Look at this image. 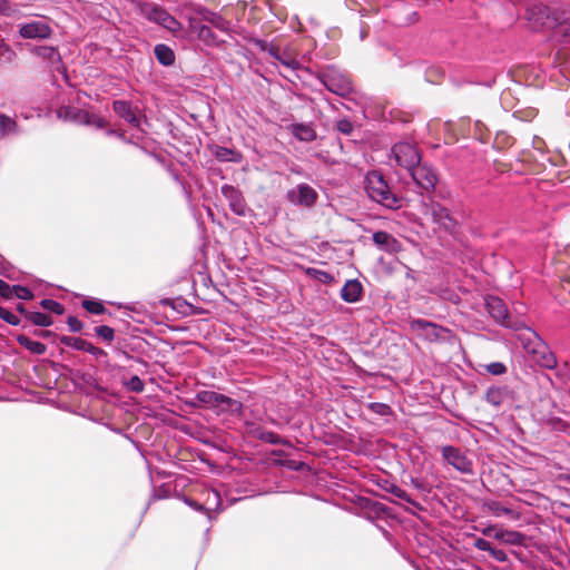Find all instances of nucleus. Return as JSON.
Returning a JSON list of instances; mask_svg holds the SVG:
<instances>
[{
    "label": "nucleus",
    "instance_id": "obj_35",
    "mask_svg": "<svg viewBox=\"0 0 570 570\" xmlns=\"http://www.w3.org/2000/svg\"><path fill=\"white\" fill-rule=\"evenodd\" d=\"M527 535L522 532L514 530H505L503 543L511 546H523L525 542Z\"/></svg>",
    "mask_w": 570,
    "mask_h": 570
},
{
    "label": "nucleus",
    "instance_id": "obj_10",
    "mask_svg": "<svg viewBox=\"0 0 570 570\" xmlns=\"http://www.w3.org/2000/svg\"><path fill=\"white\" fill-rule=\"evenodd\" d=\"M443 460L453 466L456 471L463 474H473L472 461L461 451V449L453 445H445L441 450Z\"/></svg>",
    "mask_w": 570,
    "mask_h": 570
},
{
    "label": "nucleus",
    "instance_id": "obj_34",
    "mask_svg": "<svg viewBox=\"0 0 570 570\" xmlns=\"http://www.w3.org/2000/svg\"><path fill=\"white\" fill-rule=\"evenodd\" d=\"M28 321H30L33 325L41 327H48L53 324L52 317L42 312L28 313Z\"/></svg>",
    "mask_w": 570,
    "mask_h": 570
},
{
    "label": "nucleus",
    "instance_id": "obj_31",
    "mask_svg": "<svg viewBox=\"0 0 570 570\" xmlns=\"http://www.w3.org/2000/svg\"><path fill=\"white\" fill-rule=\"evenodd\" d=\"M214 156L219 161H232V163H238V161H240V158H242L239 153L235 151L234 149H230L227 147H222V146L215 147Z\"/></svg>",
    "mask_w": 570,
    "mask_h": 570
},
{
    "label": "nucleus",
    "instance_id": "obj_43",
    "mask_svg": "<svg viewBox=\"0 0 570 570\" xmlns=\"http://www.w3.org/2000/svg\"><path fill=\"white\" fill-rule=\"evenodd\" d=\"M83 125L95 126L98 129H104V128L107 127L108 122L102 117H100L99 115L90 114V112L87 111V117H86V119L83 121Z\"/></svg>",
    "mask_w": 570,
    "mask_h": 570
},
{
    "label": "nucleus",
    "instance_id": "obj_42",
    "mask_svg": "<svg viewBox=\"0 0 570 570\" xmlns=\"http://www.w3.org/2000/svg\"><path fill=\"white\" fill-rule=\"evenodd\" d=\"M277 61H279L284 67L291 69V70H297L299 69V62L291 56L287 51L281 52V56L278 57Z\"/></svg>",
    "mask_w": 570,
    "mask_h": 570
},
{
    "label": "nucleus",
    "instance_id": "obj_22",
    "mask_svg": "<svg viewBox=\"0 0 570 570\" xmlns=\"http://www.w3.org/2000/svg\"><path fill=\"white\" fill-rule=\"evenodd\" d=\"M483 508L497 518L505 515L512 521H518L521 517L518 511L504 507L501 502L494 500L484 502Z\"/></svg>",
    "mask_w": 570,
    "mask_h": 570
},
{
    "label": "nucleus",
    "instance_id": "obj_62",
    "mask_svg": "<svg viewBox=\"0 0 570 570\" xmlns=\"http://www.w3.org/2000/svg\"><path fill=\"white\" fill-rule=\"evenodd\" d=\"M267 53H268L272 58H274L275 60H277V59H278V57L281 56V51H279L278 47L274 46L273 43H272V46H271V49H268Z\"/></svg>",
    "mask_w": 570,
    "mask_h": 570
},
{
    "label": "nucleus",
    "instance_id": "obj_8",
    "mask_svg": "<svg viewBox=\"0 0 570 570\" xmlns=\"http://www.w3.org/2000/svg\"><path fill=\"white\" fill-rule=\"evenodd\" d=\"M409 173L422 194L424 191L430 193L434 190L438 183V175L431 166L420 161L419 165H415Z\"/></svg>",
    "mask_w": 570,
    "mask_h": 570
},
{
    "label": "nucleus",
    "instance_id": "obj_39",
    "mask_svg": "<svg viewBox=\"0 0 570 570\" xmlns=\"http://www.w3.org/2000/svg\"><path fill=\"white\" fill-rule=\"evenodd\" d=\"M17 57L16 51L3 40L0 41V62H12Z\"/></svg>",
    "mask_w": 570,
    "mask_h": 570
},
{
    "label": "nucleus",
    "instance_id": "obj_11",
    "mask_svg": "<svg viewBox=\"0 0 570 570\" xmlns=\"http://www.w3.org/2000/svg\"><path fill=\"white\" fill-rule=\"evenodd\" d=\"M410 328L429 342L444 340V334L449 333L448 328L423 318L412 320L410 322Z\"/></svg>",
    "mask_w": 570,
    "mask_h": 570
},
{
    "label": "nucleus",
    "instance_id": "obj_51",
    "mask_svg": "<svg viewBox=\"0 0 570 570\" xmlns=\"http://www.w3.org/2000/svg\"><path fill=\"white\" fill-rule=\"evenodd\" d=\"M281 465L292 471H301L305 464L294 459H284L281 461Z\"/></svg>",
    "mask_w": 570,
    "mask_h": 570
},
{
    "label": "nucleus",
    "instance_id": "obj_30",
    "mask_svg": "<svg viewBox=\"0 0 570 570\" xmlns=\"http://www.w3.org/2000/svg\"><path fill=\"white\" fill-rule=\"evenodd\" d=\"M292 134L301 141L311 142L316 138V132L312 126L306 124H294Z\"/></svg>",
    "mask_w": 570,
    "mask_h": 570
},
{
    "label": "nucleus",
    "instance_id": "obj_19",
    "mask_svg": "<svg viewBox=\"0 0 570 570\" xmlns=\"http://www.w3.org/2000/svg\"><path fill=\"white\" fill-rule=\"evenodd\" d=\"M511 393L508 385H492L488 387L484 400L490 405L499 407L511 396Z\"/></svg>",
    "mask_w": 570,
    "mask_h": 570
},
{
    "label": "nucleus",
    "instance_id": "obj_1",
    "mask_svg": "<svg viewBox=\"0 0 570 570\" xmlns=\"http://www.w3.org/2000/svg\"><path fill=\"white\" fill-rule=\"evenodd\" d=\"M364 189L371 200L384 208L396 210L402 207V198L392 191L384 176L376 170L366 174Z\"/></svg>",
    "mask_w": 570,
    "mask_h": 570
},
{
    "label": "nucleus",
    "instance_id": "obj_58",
    "mask_svg": "<svg viewBox=\"0 0 570 570\" xmlns=\"http://www.w3.org/2000/svg\"><path fill=\"white\" fill-rule=\"evenodd\" d=\"M184 502L190 507L191 509H194L195 511H198V512H204V504L194 500V499H190L188 497H184L183 498Z\"/></svg>",
    "mask_w": 570,
    "mask_h": 570
},
{
    "label": "nucleus",
    "instance_id": "obj_52",
    "mask_svg": "<svg viewBox=\"0 0 570 570\" xmlns=\"http://www.w3.org/2000/svg\"><path fill=\"white\" fill-rule=\"evenodd\" d=\"M259 439L269 444H279L281 436L272 431H265L259 434Z\"/></svg>",
    "mask_w": 570,
    "mask_h": 570
},
{
    "label": "nucleus",
    "instance_id": "obj_9",
    "mask_svg": "<svg viewBox=\"0 0 570 570\" xmlns=\"http://www.w3.org/2000/svg\"><path fill=\"white\" fill-rule=\"evenodd\" d=\"M286 199L292 205L311 208L316 204L318 194L312 186L302 183L286 191Z\"/></svg>",
    "mask_w": 570,
    "mask_h": 570
},
{
    "label": "nucleus",
    "instance_id": "obj_7",
    "mask_svg": "<svg viewBox=\"0 0 570 570\" xmlns=\"http://www.w3.org/2000/svg\"><path fill=\"white\" fill-rule=\"evenodd\" d=\"M391 154L396 165L405 168L407 171L421 161V154L417 148L407 141L396 142L392 147Z\"/></svg>",
    "mask_w": 570,
    "mask_h": 570
},
{
    "label": "nucleus",
    "instance_id": "obj_49",
    "mask_svg": "<svg viewBox=\"0 0 570 570\" xmlns=\"http://www.w3.org/2000/svg\"><path fill=\"white\" fill-rule=\"evenodd\" d=\"M487 371L492 375H502L507 372V366L502 362H492L485 365Z\"/></svg>",
    "mask_w": 570,
    "mask_h": 570
},
{
    "label": "nucleus",
    "instance_id": "obj_20",
    "mask_svg": "<svg viewBox=\"0 0 570 570\" xmlns=\"http://www.w3.org/2000/svg\"><path fill=\"white\" fill-rule=\"evenodd\" d=\"M372 239L379 248L387 253H396L401 248L400 242L394 236L384 230L375 232L372 236Z\"/></svg>",
    "mask_w": 570,
    "mask_h": 570
},
{
    "label": "nucleus",
    "instance_id": "obj_64",
    "mask_svg": "<svg viewBox=\"0 0 570 570\" xmlns=\"http://www.w3.org/2000/svg\"><path fill=\"white\" fill-rule=\"evenodd\" d=\"M364 502H365L364 507H366V508H367V507H371L375 512H379V511H382V510H383L382 505H381V504H379V503H376V502L372 503V502H371L370 500H367V499H365V500H364Z\"/></svg>",
    "mask_w": 570,
    "mask_h": 570
},
{
    "label": "nucleus",
    "instance_id": "obj_26",
    "mask_svg": "<svg viewBox=\"0 0 570 570\" xmlns=\"http://www.w3.org/2000/svg\"><path fill=\"white\" fill-rule=\"evenodd\" d=\"M554 31V37L562 43H570V12L561 10L560 19Z\"/></svg>",
    "mask_w": 570,
    "mask_h": 570
},
{
    "label": "nucleus",
    "instance_id": "obj_55",
    "mask_svg": "<svg viewBox=\"0 0 570 570\" xmlns=\"http://www.w3.org/2000/svg\"><path fill=\"white\" fill-rule=\"evenodd\" d=\"M67 324L69 326V330L73 333H78L82 330L83 324L82 322L77 318L76 316L70 315L67 320Z\"/></svg>",
    "mask_w": 570,
    "mask_h": 570
},
{
    "label": "nucleus",
    "instance_id": "obj_44",
    "mask_svg": "<svg viewBox=\"0 0 570 570\" xmlns=\"http://www.w3.org/2000/svg\"><path fill=\"white\" fill-rule=\"evenodd\" d=\"M12 289H13V296H16L19 299L30 301L35 296L33 293L31 292V289L27 286L12 285Z\"/></svg>",
    "mask_w": 570,
    "mask_h": 570
},
{
    "label": "nucleus",
    "instance_id": "obj_27",
    "mask_svg": "<svg viewBox=\"0 0 570 570\" xmlns=\"http://www.w3.org/2000/svg\"><path fill=\"white\" fill-rule=\"evenodd\" d=\"M154 53L157 61L165 67H170L175 63V52L174 50L165 43H158L154 48Z\"/></svg>",
    "mask_w": 570,
    "mask_h": 570
},
{
    "label": "nucleus",
    "instance_id": "obj_16",
    "mask_svg": "<svg viewBox=\"0 0 570 570\" xmlns=\"http://www.w3.org/2000/svg\"><path fill=\"white\" fill-rule=\"evenodd\" d=\"M114 112L135 128L140 127V118L137 115V107H134L130 101L115 100L112 102Z\"/></svg>",
    "mask_w": 570,
    "mask_h": 570
},
{
    "label": "nucleus",
    "instance_id": "obj_5",
    "mask_svg": "<svg viewBox=\"0 0 570 570\" xmlns=\"http://www.w3.org/2000/svg\"><path fill=\"white\" fill-rule=\"evenodd\" d=\"M140 12L148 21L157 23L168 31L177 32L181 29L180 22L165 8L156 3L141 4Z\"/></svg>",
    "mask_w": 570,
    "mask_h": 570
},
{
    "label": "nucleus",
    "instance_id": "obj_24",
    "mask_svg": "<svg viewBox=\"0 0 570 570\" xmlns=\"http://www.w3.org/2000/svg\"><path fill=\"white\" fill-rule=\"evenodd\" d=\"M190 27L197 37L207 45H216L218 42L216 35L204 23L197 21V18L190 19Z\"/></svg>",
    "mask_w": 570,
    "mask_h": 570
},
{
    "label": "nucleus",
    "instance_id": "obj_14",
    "mask_svg": "<svg viewBox=\"0 0 570 570\" xmlns=\"http://www.w3.org/2000/svg\"><path fill=\"white\" fill-rule=\"evenodd\" d=\"M430 213L434 223L442 227L448 233H454L459 223L452 215L449 208L440 203L432 202L430 205Z\"/></svg>",
    "mask_w": 570,
    "mask_h": 570
},
{
    "label": "nucleus",
    "instance_id": "obj_28",
    "mask_svg": "<svg viewBox=\"0 0 570 570\" xmlns=\"http://www.w3.org/2000/svg\"><path fill=\"white\" fill-rule=\"evenodd\" d=\"M59 118L83 125L87 111L77 107H61L58 111Z\"/></svg>",
    "mask_w": 570,
    "mask_h": 570
},
{
    "label": "nucleus",
    "instance_id": "obj_41",
    "mask_svg": "<svg viewBox=\"0 0 570 570\" xmlns=\"http://www.w3.org/2000/svg\"><path fill=\"white\" fill-rule=\"evenodd\" d=\"M306 274L323 284H330L333 282L334 277L326 271L317 269V268H307Z\"/></svg>",
    "mask_w": 570,
    "mask_h": 570
},
{
    "label": "nucleus",
    "instance_id": "obj_32",
    "mask_svg": "<svg viewBox=\"0 0 570 570\" xmlns=\"http://www.w3.org/2000/svg\"><path fill=\"white\" fill-rule=\"evenodd\" d=\"M383 489L386 492H390L393 495H395L397 499L405 501L414 507H419V504L414 500L411 499L410 494L405 490L400 488L399 485H396L394 483H390L389 481H385V485H383Z\"/></svg>",
    "mask_w": 570,
    "mask_h": 570
},
{
    "label": "nucleus",
    "instance_id": "obj_23",
    "mask_svg": "<svg viewBox=\"0 0 570 570\" xmlns=\"http://www.w3.org/2000/svg\"><path fill=\"white\" fill-rule=\"evenodd\" d=\"M204 494L206 495L203 502L204 513L207 514L208 520H212V512H217L222 508V497L215 489L206 490Z\"/></svg>",
    "mask_w": 570,
    "mask_h": 570
},
{
    "label": "nucleus",
    "instance_id": "obj_3",
    "mask_svg": "<svg viewBox=\"0 0 570 570\" xmlns=\"http://www.w3.org/2000/svg\"><path fill=\"white\" fill-rule=\"evenodd\" d=\"M317 78L325 88L338 96H346L353 91L350 76L338 67L331 65L318 72Z\"/></svg>",
    "mask_w": 570,
    "mask_h": 570
},
{
    "label": "nucleus",
    "instance_id": "obj_45",
    "mask_svg": "<svg viewBox=\"0 0 570 570\" xmlns=\"http://www.w3.org/2000/svg\"><path fill=\"white\" fill-rule=\"evenodd\" d=\"M95 333L97 336L101 337L104 341L111 342L115 337V330L108 325H99L95 328Z\"/></svg>",
    "mask_w": 570,
    "mask_h": 570
},
{
    "label": "nucleus",
    "instance_id": "obj_21",
    "mask_svg": "<svg viewBox=\"0 0 570 570\" xmlns=\"http://www.w3.org/2000/svg\"><path fill=\"white\" fill-rule=\"evenodd\" d=\"M363 286L357 279H348L341 289V298L346 303H356L361 299Z\"/></svg>",
    "mask_w": 570,
    "mask_h": 570
},
{
    "label": "nucleus",
    "instance_id": "obj_2",
    "mask_svg": "<svg viewBox=\"0 0 570 570\" xmlns=\"http://www.w3.org/2000/svg\"><path fill=\"white\" fill-rule=\"evenodd\" d=\"M560 14L561 10H552L541 2L529 4L525 10V18L535 31L552 29L554 32Z\"/></svg>",
    "mask_w": 570,
    "mask_h": 570
},
{
    "label": "nucleus",
    "instance_id": "obj_59",
    "mask_svg": "<svg viewBox=\"0 0 570 570\" xmlns=\"http://www.w3.org/2000/svg\"><path fill=\"white\" fill-rule=\"evenodd\" d=\"M553 426L557 431H561L570 435V422L558 420L554 422Z\"/></svg>",
    "mask_w": 570,
    "mask_h": 570
},
{
    "label": "nucleus",
    "instance_id": "obj_4",
    "mask_svg": "<svg viewBox=\"0 0 570 570\" xmlns=\"http://www.w3.org/2000/svg\"><path fill=\"white\" fill-rule=\"evenodd\" d=\"M485 308L495 323L511 330L528 328L521 318H514L508 309L503 299L498 296L489 295L484 299Z\"/></svg>",
    "mask_w": 570,
    "mask_h": 570
},
{
    "label": "nucleus",
    "instance_id": "obj_18",
    "mask_svg": "<svg viewBox=\"0 0 570 570\" xmlns=\"http://www.w3.org/2000/svg\"><path fill=\"white\" fill-rule=\"evenodd\" d=\"M30 51L36 57L42 59L51 68L59 69L61 65V56L57 47L35 46Z\"/></svg>",
    "mask_w": 570,
    "mask_h": 570
},
{
    "label": "nucleus",
    "instance_id": "obj_13",
    "mask_svg": "<svg viewBox=\"0 0 570 570\" xmlns=\"http://www.w3.org/2000/svg\"><path fill=\"white\" fill-rule=\"evenodd\" d=\"M222 194L224 198L228 202L229 209L237 216L245 217L249 212V208L246 204V200L243 196V193L233 185H223Z\"/></svg>",
    "mask_w": 570,
    "mask_h": 570
},
{
    "label": "nucleus",
    "instance_id": "obj_48",
    "mask_svg": "<svg viewBox=\"0 0 570 570\" xmlns=\"http://www.w3.org/2000/svg\"><path fill=\"white\" fill-rule=\"evenodd\" d=\"M0 318L2 321H4L6 323L13 325V326H17L20 324V318L17 315H14L12 312H10L9 309H7L2 306L0 307Z\"/></svg>",
    "mask_w": 570,
    "mask_h": 570
},
{
    "label": "nucleus",
    "instance_id": "obj_56",
    "mask_svg": "<svg viewBox=\"0 0 570 570\" xmlns=\"http://www.w3.org/2000/svg\"><path fill=\"white\" fill-rule=\"evenodd\" d=\"M0 296L6 298V299H9V298L13 297L12 286L9 285L3 279H0Z\"/></svg>",
    "mask_w": 570,
    "mask_h": 570
},
{
    "label": "nucleus",
    "instance_id": "obj_36",
    "mask_svg": "<svg viewBox=\"0 0 570 570\" xmlns=\"http://www.w3.org/2000/svg\"><path fill=\"white\" fill-rule=\"evenodd\" d=\"M81 305L87 312L95 315H101L107 311L100 301L94 298L83 299Z\"/></svg>",
    "mask_w": 570,
    "mask_h": 570
},
{
    "label": "nucleus",
    "instance_id": "obj_17",
    "mask_svg": "<svg viewBox=\"0 0 570 570\" xmlns=\"http://www.w3.org/2000/svg\"><path fill=\"white\" fill-rule=\"evenodd\" d=\"M197 21L202 23L205 21L212 27L226 32L229 29V22L224 19L219 13L213 12L204 6H196L194 9Z\"/></svg>",
    "mask_w": 570,
    "mask_h": 570
},
{
    "label": "nucleus",
    "instance_id": "obj_47",
    "mask_svg": "<svg viewBox=\"0 0 570 570\" xmlns=\"http://www.w3.org/2000/svg\"><path fill=\"white\" fill-rule=\"evenodd\" d=\"M336 129L341 134H343L345 136H350L354 131V125L348 118H342V119L337 120Z\"/></svg>",
    "mask_w": 570,
    "mask_h": 570
},
{
    "label": "nucleus",
    "instance_id": "obj_50",
    "mask_svg": "<svg viewBox=\"0 0 570 570\" xmlns=\"http://www.w3.org/2000/svg\"><path fill=\"white\" fill-rule=\"evenodd\" d=\"M512 144V138L505 132H498L494 139L493 145L497 148H503L505 146H510Z\"/></svg>",
    "mask_w": 570,
    "mask_h": 570
},
{
    "label": "nucleus",
    "instance_id": "obj_53",
    "mask_svg": "<svg viewBox=\"0 0 570 570\" xmlns=\"http://www.w3.org/2000/svg\"><path fill=\"white\" fill-rule=\"evenodd\" d=\"M475 131L479 134V139L482 142H488L490 138V131L485 128L484 124L480 120L475 121Z\"/></svg>",
    "mask_w": 570,
    "mask_h": 570
},
{
    "label": "nucleus",
    "instance_id": "obj_29",
    "mask_svg": "<svg viewBox=\"0 0 570 570\" xmlns=\"http://www.w3.org/2000/svg\"><path fill=\"white\" fill-rule=\"evenodd\" d=\"M16 340L19 343V345L27 348L32 354L43 355L47 351L46 344H43L39 341H33L30 337H28L27 335L19 334V335H17Z\"/></svg>",
    "mask_w": 570,
    "mask_h": 570
},
{
    "label": "nucleus",
    "instance_id": "obj_37",
    "mask_svg": "<svg viewBox=\"0 0 570 570\" xmlns=\"http://www.w3.org/2000/svg\"><path fill=\"white\" fill-rule=\"evenodd\" d=\"M122 385L134 393H141L145 390V383L138 375H132L128 380L122 379Z\"/></svg>",
    "mask_w": 570,
    "mask_h": 570
},
{
    "label": "nucleus",
    "instance_id": "obj_6",
    "mask_svg": "<svg viewBox=\"0 0 570 570\" xmlns=\"http://www.w3.org/2000/svg\"><path fill=\"white\" fill-rule=\"evenodd\" d=\"M529 346L527 348L534 355L537 363L548 370L557 366V357L549 346L531 328H527Z\"/></svg>",
    "mask_w": 570,
    "mask_h": 570
},
{
    "label": "nucleus",
    "instance_id": "obj_46",
    "mask_svg": "<svg viewBox=\"0 0 570 570\" xmlns=\"http://www.w3.org/2000/svg\"><path fill=\"white\" fill-rule=\"evenodd\" d=\"M368 409L371 412L379 414L381 416L390 415L392 410L390 405L381 402H372L368 404Z\"/></svg>",
    "mask_w": 570,
    "mask_h": 570
},
{
    "label": "nucleus",
    "instance_id": "obj_25",
    "mask_svg": "<svg viewBox=\"0 0 570 570\" xmlns=\"http://www.w3.org/2000/svg\"><path fill=\"white\" fill-rule=\"evenodd\" d=\"M216 409L223 412H228L233 415H240L243 413L242 402L220 393L218 396Z\"/></svg>",
    "mask_w": 570,
    "mask_h": 570
},
{
    "label": "nucleus",
    "instance_id": "obj_40",
    "mask_svg": "<svg viewBox=\"0 0 570 570\" xmlns=\"http://www.w3.org/2000/svg\"><path fill=\"white\" fill-rule=\"evenodd\" d=\"M40 306L49 312L57 314V315H62L65 313L63 305L55 299H51V298L41 299Z\"/></svg>",
    "mask_w": 570,
    "mask_h": 570
},
{
    "label": "nucleus",
    "instance_id": "obj_61",
    "mask_svg": "<svg viewBox=\"0 0 570 570\" xmlns=\"http://www.w3.org/2000/svg\"><path fill=\"white\" fill-rule=\"evenodd\" d=\"M411 484L416 490H420V491H423V492H429L430 491V489L426 487V484L421 479L411 478Z\"/></svg>",
    "mask_w": 570,
    "mask_h": 570
},
{
    "label": "nucleus",
    "instance_id": "obj_57",
    "mask_svg": "<svg viewBox=\"0 0 570 570\" xmlns=\"http://www.w3.org/2000/svg\"><path fill=\"white\" fill-rule=\"evenodd\" d=\"M490 556L499 562H507L509 560L508 553L502 549L494 548Z\"/></svg>",
    "mask_w": 570,
    "mask_h": 570
},
{
    "label": "nucleus",
    "instance_id": "obj_38",
    "mask_svg": "<svg viewBox=\"0 0 570 570\" xmlns=\"http://www.w3.org/2000/svg\"><path fill=\"white\" fill-rule=\"evenodd\" d=\"M18 125L14 119L0 114V135H9L17 132Z\"/></svg>",
    "mask_w": 570,
    "mask_h": 570
},
{
    "label": "nucleus",
    "instance_id": "obj_33",
    "mask_svg": "<svg viewBox=\"0 0 570 570\" xmlns=\"http://www.w3.org/2000/svg\"><path fill=\"white\" fill-rule=\"evenodd\" d=\"M219 393L215 391L203 390L196 393V400L207 407L216 409Z\"/></svg>",
    "mask_w": 570,
    "mask_h": 570
},
{
    "label": "nucleus",
    "instance_id": "obj_60",
    "mask_svg": "<svg viewBox=\"0 0 570 570\" xmlns=\"http://www.w3.org/2000/svg\"><path fill=\"white\" fill-rule=\"evenodd\" d=\"M253 43L254 46L259 50V51H263V52H267L268 49H271V46L272 43H269L268 41L264 40V39H254L253 40Z\"/></svg>",
    "mask_w": 570,
    "mask_h": 570
},
{
    "label": "nucleus",
    "instance_id": "obj_15",
    "mask_svg": "<svg viewBox=\"0 0 570 570\" xmlns=\"http://www.w3.org/2000/svg\"><path fill=\"white\" fill-rule=\"evenodd\" d=\"M61 344L71 347L77 351H83L89 354H91L97 360H101L104 357H107V352L104 351L100 347L95 346L89 341L83 340L81 337H75V336H62L60 338Z\"/></svg>",
    "mask_w": 570,
    "mask_h": 570
},
{
    "label": "nucleus",
    "instance_id": "obj_54",
    "mask_svg": "<svg viewBox=\"0 0 570 570\" xmlns=\"http://www.w3.org/2000/svg\"><path fill=\"white\" fill-rule=\"evenodd\" d=\"M474 547L480 550V551H484V552H488L489 554L491 553V551L494 549V547L492 546V543L485 539H482V538H478L475 541H474Z\"/></svg>",
    "mask_w": 570,
    "mask_h": 570
},
{
    "label": "nucleus",
    "instance_id": "obj_63",
    "mask_svg": "<svg viewBox=\"0 0 570 570\" xmlns=\"http://www.w3.org/2000/svg\"><path fill=\"white\" fill-rule=\"evenodd\" d=\"M169 173H170V176L173 177V179L185 189L186 188L185 184L181 180V178H180L179 174L177 173V170L169 169Z\"/></svg>",
    "mask_w": 570,
    "mask_h": 570
},
{
    "label": "nucleus",
    "instance_id": "obj_12",
    "mask_svg": "<svg viewBox=\"0 0 570 570\" xmlns=\"http://www.w3.org/2000/svg\"><path fill=\"white\" fill-rule=\"evenodd\" d=\"M52 28L45 20H32L19 24L18 33L22 39L45 40L52 35Z\"/></svg>",
    "mask_w": 570,
    "mask_h": 570
}]
</instances>
